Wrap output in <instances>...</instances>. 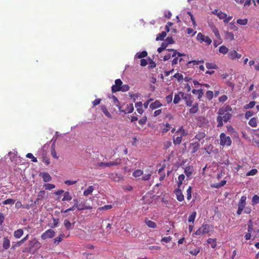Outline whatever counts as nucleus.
Listing matches in <instances>:
<instances>
[{
    "label": "nucleus",
    "mask_w": 259,
    "mask_h": 259,
    "mask_svg": "<svg viewBox=\"0 0 259 259\" xmlns=\"http://www.w3.org/2000/svg\"><path fill=\"white\" fill-rule=\"evenodd\" d=\"M179 133H181V136L182 137L187 135V133L185 131V130L184 128H183L182 127H181L179 130H178L176 132V134H178Z\"/></svg>",
    "instance_id": "nucleus-46"
},
{
    "label": "nucleus",
    "mask_w": 259,
    "mask_h": 259,
    "mask_svg": "<svg viewBox=\"0 0 259 259\" xmlns=\"http://www.w3.org/2000/svg\"><path fill=\"white\" fill-rule=\"evenodd\" d=\"M45 195V191H40L38 194V198H39V199H41L44 198Z\"/></svg>",
    "instance_id": "nucleus-61"
},
{
    "label": "nucleus",
    "mask_w": 259,
    "mask_h": 259,
    "mask_svg": "<svg viewBox=\"0 0 259 259\" xmlns=\"http://www.w3.org/2000/svg\"><path fill=\"white\" fill-rule=\"evenodd\" d=\"M255 104V101H251L248 104H246L244 108L246 109H251L254 106Z\"/></svg>",
    "instance_id": "nucleus-38"
},
{
    "label": "nucleus",
    "mask_w": 259,
    "mask_h": 259,
    "mask_svg": "<svg viewBox=\"0 0 259 259\" xmlns=\"http://www.w3.org/2000/svg\"><path fill=\"white\" fill-rule=\"evenodd\" d=\"M204 150L209 155L212 153L215 154L218 153V149L214 148V147L211 144L206 145L204 148Z\"/></svg>",
    "instance_id": "nucleus-10"
},
{
    "label": "nucleus",
    "mask_w": 259,
    "mask_h": 259,
    "mask_svg": "<svg viewBox=\"0 0 259 259\" xmlns=\"http://www.w3.org/2000/svg\"><path fill=\"white\" fill-rule=\"evenodd\" d=\"M26 157L31 158V161L34 162H36L37 161L36 158L33 156V154L31 153H28L26 155Z\"/></svg>",
    "instance_id": "nucleus-44"
},
{
    "label": "nucleus",
    "mask_w": 259,
    "mask_h": 259,
    "mask_svg": "<svg viewBox=\"0 0 259 259\" xmlns=\"http://www.w3.org/2000/svg\"><path fill=\"white\" fill-rule=\"evenodd\" d=\"M207 242L210 245L211 247L214 248L217 246L216 239L212 238H208Z\"/></svg>",
    "instance_id": "nucleus-27"
},
{
    "label": "nucleus",
    "mask_w": 259,
    "mask_h": 259,
    "mask_svg": "<svg viewBox=\"0 0 259 259\" xmlns=\"http://www.w3.org/2000/svg\"><path fill=\"white\" fill-rule=\"evenodd\" d=\"M183 60V59L182 58H180L179 60L178 59V57H176L172 61V62H171V64L172 65H176V64H177L178 63V61H179V62H181Z\"/></svg>",
    "instance_id": "nucleus-58"
},
{
    "label": "nucleus",
    "mask_w": 259,
    "mask_h": 259,
    "mask_svg": "<svg viewBox=\"0 0 259 259\" xmlns=\"http://www.w3.org/2000/svg\"><path fill=\"white\" fill-rule=\"evenodd\" d=\"M102 101L101 99H96L92 102L93 107H95L99 105Z\"/></svg>",
    "instance_id": "nucleus-52"
},
{
    "label": "nucleus",
    "mask_w": 259,
    "mask_h": 259,
    "mask_svg": "<svg viewBox=\"0 0 259 259\" xmlns=\"http://www.w3.org/2000/svg\"><path fill=\"white\" fill-rule=\"evenodd\" d=\"M148 54L146 51H143L142 52H139L136 54V57L139 59H143V58H144L147 56Z\"/></svg>",
    "instance_id": "nucleus-31"
},
{
    "label": "nucleus",
    "mask_w": 259,
    "mask_h": 259,
    "mask_svg": "<svg viewBox=\"0 0 259 259\" xmlns=\"http://www.w3.org/2000/svg\"><path fill=\"white\" fill-rule=\"evenodd\" d=\"M205 65H206V67L208 69H217V66L215 64L212 63L207 62V63H206Z\"/></svg>",
    "instance_id": "nucleus-37"
},
{
    "label": "nucleus",
    "mask_w": 259,
    "mask_h": 259,
    "mask_svg": "<svg viewBox=\"0 0 259 259\" xmlns=\"http://www.w3.org/2000/svg\"><path fill=\"white\" fill-rule=\"evenodd\" d=\"M167 47V44H166L164 42H162L161 44V47H159V48H158L157 52L159 53H161L163 50H164Z\"/></svg>",
    "instance_id": "nucleus-40"
},
{
    "label": "nucleus",
    "mask_w": 259,
    "mask_h": 259,
    "mask_svg": "<svg viewBox=\"0 0 259 259\" xmlns=\"http://www.w3.org/2000/svg\"><path fill=\"white\" fill-rule=\"evenodd\" d=\"M44 186L46 187V189L51 190L55 188V186L53 184H46Z\"/></svg>",
    "instance_id": "nucleus-56"
},
{
    "label": "nucleus",
    "mask_w": 259,
    "mask_h": 259,
    "mask_svg": "<svg viewBox=\"0 0 259 259\" xmlns=\"http://www.w3.org/2000/svg\"><path fill=\"white\" fill-rule=\"evenodd\" d=\"M200 250L199 248H195L194 249H192L189 251L190 253L193 255H197L198 253L199 252Z\"/></svg>",
    "instance_id": "nucleus-53"
},
{
    "label": "nucleus",
    "mask_w": 259,
    "mask_h": 259,
    "mask_svg": "<svg viewBox=\"0 0 259 259\" xmlns=\"http://www.w3.org/2000/svg\"><path fill=\"white\" fill-rule=\"evenodd\" d=\"M191 193H192V187L191 186H189L188 189L187 190V199L188 200H190L191 197Z\"/></svg>",
    "instance_id": "nucleus-43"
},
{
    "label": "nucleus",
    "mask_w": 259,
    "mask_h": 259,
    "mask_svg": "<svg viewBox=\"0 0 259 259\" xmlns=\"http://www.w3.org/2000/svg\"><path fill=\"white\" fill-rule=\"evenodd\" d=\"M64 225L68 230H70L71 229L72 224L68 220H64Z\"/></svg>",
    "instance_id": "nucleus-39"
},
{
    "label": "nucleus",
    "mask_w": 259,
    "mask_h": 259,
    "mask_svg": "<svg viewBox=\"0 0 259 259\" xmlns=\"http://www.w3.org/2000/svg\"><path fill=\"white\" fill-rule=\"evenodd\" d=\"M185 174L188 177H190L193 172V168L192 166H187L185 169Z\"/></svg>",
    "instance_id": "nucleus-19"
},
{
    "label": "nucleus",
    "mask_w": 259,
    "mask_h": 259,
    "mask_svg": "<svg viewBox=\"0 0 259 259\" xmlns=\"http://www.w3.org/2000/svg\"><path fill=\"white\" fill-rule=\"evenodd\" d=\"M213 32L214 33L215 36L219 39L221 38V36L220 34V32L219 30L216 28L214 27L212 30Z\"/></svg>",
    "instance_id": "nucleus-51"
},
{
    "label": "nucleus",
    "mask_w": 259,
    "mask_h": 259,
    "mask_svg": "<svg viewBox=\"0 0 259 259\" xmlns=\"http://www.w3.org/2000/svg\"><path fill=\"white\" fill-rule=\"evenodd\" d=\"M187 33L188 34H192V36H194L196 34V31H194V30L191 28H188L187 29Z\"/></svg>",
    "instance_id": "nucleus-57"
},
{
    "label": "nucleus",
    "mask_w": 259,
    "mask_h": 259,
    "mask_svg": "<svg viewBox=\"0 0 259 259\" xmlns=\"http://www.w3.org/2000/svg\"><path fill=\"white\" fill-rule=\"evenodd\" d=\"M206 134L204 132H200L196 134V135L195 137V139L199 141H200L201 140H202L203 138H204Z\"/></svg>",
    "instance_id": "nucleus-24"
},
{
    "label": "nucleus",
    "mask_w": 259,
    "mask_h": 259,
    "mask_svg": "<svg viewBox=\"0 0 259 259\" xmlns=\"http://www.w3.org/2000/svg\"><path fill=\"white\" fill-rule=\"evenodd\" d=\"M23 234V230L22 229H18L14 233V236L16 238H20Z\"/></svg>",
    "instance_id": "nucleus-23"
},
{
    "label": "nucleus",
    "mask_w": 259,
    "mask_h": 259,
    "mask_svg": "<svg viewBox=\"0 0 259 259\" xmlns=\"http://www.w3.org/2000/svg\"><path fill=\"white\" fill-rule=\"evenodd\" d=\"M129 89H130V87L128 85L124 84V85H121L120 91H121L122 92H126V91H128Z\"/></svg>",
    "instance_id": "nucleus-54"
},
{
    "label": "nucleus",
    "mask_w": 259,
    "mask_h": 259,
    "mask_svg": "<svg viewBox=\"0 0 259 259\" xmlns=\"http://www.w3.org/2000/svg\"><path fill=\"white\" fill-rule=\"evenodd\" d=\"M122 84V82L120 79H117L115 81V84L112 86V92L116 93L120 91V88Z\"/></svg>",
    "instance_id": "nucleus-9"
},
{
    "label": "nucleus",
    "mask_w": 259,
    "mask_h": 259,
    "mask_svg": "<svg viewBox=\"0 0 259 259\" xmlns=\"http://www.w3.org/2000/svg\"><path fill=\"white\" fill-rule=\"evenodd\" d=\"M206 97L209 100H211L213 98V92L211 91H207L206 93Z\"/></svg>",
    "instance_id": "nucleus-49"
},
{
    "label": "nucleus",
    "mask_w": 259,
    "mask_h": 259,
    "mask_svg": "<svg viewBox=\"0 0 259 259\" xmlns=\"http://www.w3.org/2000/svg\"><path fill=\"white\" fill-rule=\"evenodd\" d=\"M15 200L13 199H6V200H5L4 202H3V204H5V205H7V204H13L15 203Z\"/></svg>",
    "instance_id": "nucleus-45"
},
{
    "label": "nucleus",
    "mask_w": 259,
    "mask_h": 259,
    "mask_svg": "<svg viewBox=\"0 0 259 259\" xmlns=\"http://www.w3.org/2000/svg\"><path fill=\"white\" fill-rule=\"evenodd\" d=\"M192 93L194 95H197L198 99H200L204 94L203 90L201 89L199 90L193 89Z\"/></svg>",
    "instance_id": "nucleus-15"
},
{
    "label": "nucleus",
    "mask_w": 259,
    "mask_h": 259,
    "mask_svg": "<svg viewBox=\"0 0 259 259\" xmlns=\"http://www.w3.org/2000/svg\"><path fill=\"white\" fill-rule=\"evenodd\" d=\"M164 43L167 44V46L169 44H173L174 43V40L172 37H167L165 39V42Z\"/></svg>",
    "instance_id": "nucleus-48"
},
{
    "label": "nucleus",
    "mask_w": 259,
    "mask_h": 259,
    "mask_svg": "<svg viewBox=\"0 0 259 259\" xmlns=\"http://www.w3.org/2000/svg\"><path fill=\"white\" fill-rule=\"evenodd\" d=\"M228 99V97L226 95H223L219 98V100L220 102H224Z\"/></svg>",
    "instance_id": "nucleus-62"
},
{
    "label": "nucleus",
    "mask_w": 259,
    "mask_h": 259,
    "mask_svg": "<svg viewBox=\"0 0 259 259\" xmlns=\"http://www.w3.org/2000/svg\"><path fill=\"white\" fill-rule=\"evenodd\" d=\"M101 110L103 112V113H109L106 106L104 105H101Z\"/></svg>",
    "instance_id": "nucleus-59"
},
{
    "label": "nucleus",
    "mask_w": 259,
    "mask_h": 259,
    "mask_svg": "<svg viewBox=\"0 0 259 259\" xmlns=\"http://www.w3.org/2000/svg\"><path fill=\"white\" fill-rule=\"evenodd\" d=\"M225 37L230 41L234 40V35L231 32L226 31L225 32Z\"/></svg>",
    "instance_id": "nucleus-18"
},
{
    "label": "nucleus",
    "mask_w": 259,
    "mask_h": 259,
    "mask_svg": "<svg viewBox=\"0 0 259 259\" xmlns=\"http://www.w3.org/2000/svg\"><path fill=\"white\" fill-rule=\"evenodd\" d=\"M232 141L229 136H226L225 133L220 135V144L222 146H230L231 145Z\"/></svg>",
    "instance_id": "nucleus-4"
},
{
    "label": "nucleus",
    "mask_w": 259,
    "mask_h": 259,
    "mask_svg": "<svg viewBox=\"0 0 259 259\" xmlns=\"http://www.w3.org/2000/svg\"><path fill=\"white\" fill-rule=\"evenodd\" d=\"M248 124L252 127H255L257 126V121L255 118H252L248 122Z\"/></svg>",
    "instance_id": "nucleus-36"
},
{
    "label": "nucleus",
    "mask_w": 259,
    "mask_h": 259,
    "mask_svg": "<svg viewBox=\"0 0 259 259\" xmlns=\"http://www.w3.org/2000/svg\"><path fill=\"white\" fill-rule=\"evenodd\" d=\"M184 100L187 106L191 107L190 109V113H196L198 111V104L196 102L193 104V100L191 95H185Z\"/></svg>",
    "instance_id": "nucleus-1"
},
{
    "label": "nucleus",
    "mask_w": 259,
    "mask_h": 259,
    "mask_svg": "<svg viewBox=\"0 0 259 259\" xmlns=\"http://www.w3.org/2000/svg\"><path fill=\"white\" fill-rule=\"evenodd\" d=\"M78 201H76V203H75L74 205L71 207H70L69 208V210H70V211H73L76 208L78 209V207H80V205H78Z\"/></svg>",
    "instance_id": "nucleus-55"
},
{
    "label": "nucleus",
    "mask_w": 259,
    "mask_h": 259,
    "mask_svg": "<svg viewBox=\"0 0 259 259\" xmlns=\"http://www.w3.org/2000/svg\"><path fill=\"white\" fill-rule=\"evenodd\" d=\"M257 172V170L256 169H252L246 174V176H254L256 175Z\"/></svg>",
    "instance_id": "nucleus-50"
},
{
    "label": "nucleus",
    "mask_w": 259,
    "mask_h": 259,
    "mask_svg": "<svg viewBox=\"0 0 259 259\" xmlns=\"http://www.w3.org/2000/svg\"><path fill=\"white\" fill-rule=\"evenodd\" d=\"M212 228L211 226L208 224H203L200 228L196 231L195 234L196 235H202L205 233H208Z\"/></svg>",
    "instance_id": "nucleus-3"
},
{
    "label": "nucleus",
    "mask_w": 259,
    "mask_h": 259,
    "mask_svg": "<svg viewBox=\"0 0 259 259\" xmlns=\"http://www.w3.org/2000/svg\"><path fill=\"white\" fill-rule=\"evenodd\" d=\"M147 64H148V62H147V60H146L145 59H142L140 60V65L142 66H145L147 65Z\"/></svg>",
    "instance_id": "nucleus-64"
},
{
    "label": "nucleus",
    "mask_w": 259,
    "mask_h": 259,
    "mask_svg": "<svg viewBox=\"0 0 259 259\" xmlns=\"http://www.w3.org/2000/svg\"><path fill=\"white\" fill-rule=\"evenodd\" d=\"M120 161H121V159L117 158L113 162H99L98 163V165L99 167H104V166L110 167V166H116V165H118L120 164Z\"/></svg>",
    "instance_id": "nucleus-6"
},
{
    "label": "nucleus",
    "mask_w": 259,
    "mask_h": 259,
    "mask_svg": "<svg viewBox=\"0 0 259 259\" xmlns=\"http://www.w3.org/2000/svg\"><path fill=\"white\" fill-rule=\"evenodd\" d=\"M182 140V136L177 137L176 138L174 137V138H173L174 144H175V145H179V144H180L181 143Z\"/></svg>",
    "instance_id": "nucleus-35"
},
{
    "label": "nucleus",
    "mask_w": 259,
    "mask_h": 259,
    "mask_svg": "<svg viewBox=\"0 0 259 259\" xmlns=\"http://www.w3.org/2000/svg\"><path fill=\"white\" fill-rule=\"evenodd\" d=\"M145 223L149 228H156L157 227L156 224L151 220L146 219L145 220Z\"/></svg>",
    "instance_id": "nucleus-22"
},
{
    "label": "nucleus",
    "mask_w": 259,
    "mask_h": 259,
    "mask_svg": "<svg viewBox=\"0 0 259 259\" xmlns=\"http://www.w3.org/2000/svg\"><path fill=\"white\" fill-rule=\"evenodd\" d=\"M196 38L200 42H205L207 45H210L212 42L211 39L209 36H205L201 32L198 33Z\"/></svg>",
    "instance_id": "nucleus-5"
},
{
    "label": "nucleus",
    "mask_w": 259,
    "mask_h": 259,
    "mask_svg": "<svg viewBox=\"0 0 259 259\" xmlns=\"http://www.w3.org/2000/svg\"><path fill=\"white\" fill-rule=\"evenodd\" d=\"M180 95L184 99V97L185 96V95L183 92H180L179 94H176L175 95V97H174V103L175 104H177L180 102V99H181Z\"/></svg>",
    "instance_id": "nucleus-17"
},
{
    "label": "nucleus",
    "mask_w": 259,
    "mask_h": 259,
    "mask_svg": "<svg viewBox=\"0 0 259 259\" xmlns=\"http://www.w3.org/2000/svg\"><path fill=\"white\" fill-rule=\"evenodd\" d=\"M166 35V33L165 31H162L160 33L158 34L156 38V40H163L164 37Z\"/></svg>",
    "instance_id": "nucleus-30"
},
{
    "label": "nucleus",
    "mask_w": 259,
    "mask_h": 259,
    "mask_svg": "<svg viewBox=\"0 0 259 259\" xmlns=\"http://www.w3.org/2000/svg\"><path fill=\"white\" fill-rule=\"evenodd\" d=\"M174 193L176 195L177 199L179 201H182L184 200V196L181 189L179 188L175 189Z\"/></svg>",
    "instance_id": "nucleus-12"
},
{
    "label": "nucleus",
    "mask_w": 259,
    "mask_h": 259,
    "mask_svg": "<svg viewBox=\"0 0 259 259\" xmlns=\"http://www.w3.org/2000/svg\"><path fill=\"white\" fill-rule=\"evenodd\" d=\"M237 23L241 25H246L248 23V19L245 18L244 19H238L236 21Z\"/></svg>",
    "instance_id": "nucleus-33"
},
{
    "label": "nucleus",
    "mask_w": 259,
    "mask_h": 259,
    "mask_svg": "<svg viewBox=\"0 0 259 259\" xmlns=\"http://www.w3.org/2000/svg\"><path fill=\"white\" fill-rule=\"evenodd\" d=\"M172 16V14L169 11H165L164 12V17L168 19H169Z\"/></svg>",
    "instance_id": "nucleus-60"
},
{
    "label": "nucleus",
    "mask_w": 259,
    "mask_h": 259,
    "mask_svg": "<svg viewBox=\"0 0 259 259\" xmlns=\"http://www.w3.org/2000/svg\"><path fill=\"white\" fill-rule=\"evenodd\" d=\"M146 121H147V117H146V116H144L142 119H141L139 120V123L140 124L143 125V124H144L146 123Z\"/></svg>",
    "instance_id": "nucleus-63"
},
{
    "label": "nucleus",
    "mask_w": 259,
    "mask_h": 259,
    "mask_svg": "<svg viewBox=\"0 0 259 259\" xmlns=\"http://www.w3.org/2000/svg\"><path fill=\"white\" fill-rule=\"evenodd\" d=\"M217 16L220 19L224 20L227 16V15L222 11H219V13L217 14Z\"/></svg>",
    "instance_id": "nucleus-42"
},
{
    "label": "nucleus",
    "mask_w": 259,
    "mask_h": 259,
    "mask_svg": "<svg viewBox=\"0 0 259 259\" xmlns=\"http://www.w3.org/2000/svg\"><path fill=\"white\" fill-rule=\"evenodd\" d=\"M203 63H204V60H199V61L192 60V61H189L187 63V66L188 67L190 68V67H192L193 65H197L199 63L203 64Z\"/></svg>",
    "instance_id": "nucleus-14"
},
{
    "label": "nucleus",
    "mask_w": 259,
    "mask_h": 259,
    "mask_svg": "<svg viewBox=\"0 0 259 259\" xmlns=\"http://www.w3.org/2000/svg\"><path fill=\"white\" fill-rule=\"evenodd\" d=\"M161 106V104L158 101H156L154 103H151L150 105V108L152 110L155 109Z\"/></svg>",
    "instance_id": "nucleus-26"
},
{
    "label": "nucleus",
    "mask_w": 259,
    "mask_h": 259,
    "mask_svg": "<svg viewBox=\"0 0 259 259\" xmlns=\"http://www.w3.org/2000/svg\"><path fill=\"white\" fill-rule=\"evenodd\" d=\"M252 202L253 204H256L259 202V196L257 195H254L252 199Z\"/></svg>",
    "instance_id": "nucleus-47"
},
{
    "label": "nucleus",
    "mask_w": 259,
    "mask_h": 259,
    "mask_svg": "<svg viewBox=\"0 0 259 259\" xmlns=\"http://www.w3.org/2000/svg\"><path fill=\"white\" fill-rule=\"evenodd\" d=\"M72 199V197L70 195L69 192L66 191L64 192V197L62 199V201H70Z\"/></svg>",
    "instance_id": "nucleus-29"
},
{
    "label": "nucleus",
    "mask_w": 259,
    "mask_h": 259,
    "mask_svg": "<svg viewBox=\"0 0 259 259\" xmlns=\"http://www.w3.org/2000/svg\"><path fill=\"white\" fill-rule=\"evenodd\" d=\"M241 55L238 53L236 51H231L228 54V57L232 60L235 59H240L241 57Z\"/></svg>",
    "instance_id": "nucleus-11"
},
{
    "label": "nucleus",
    "mask_w": 259,
    "mask_h": 259,
    "mask_svg": "<svg viewBox=\"0 0 259 259\" xmlns=\"http://www.w3.org/2000/svg\"><path fill=\"white\" fill-rule=\"evenodd\" d=\"M231 111V107L229 105H224L222 108H221L218 113H222L221 112H222L223 113H224L225 112H227L226 113H229V112Z\"/></svg>",
    "instance_id": "nucleus-16"
},
{
    "label": "nucleus",
    "mask_w": 259,
    "mask_h": 259,
    "mask_svg": "<svg viewBox=\"0 0 259 259\" xmlns=\"http://www.w3.org/2000/svg\"><path fill=\"white\" fill-rule=\"evenodd\" d=\"M228 52V49L225 46H222L219 48V52L224 55L226 54Z\"/></svg>",
    "instance_id": "nucleus-34"
},
{
    "label": "nucleus",
    "mask_w": 259,
    "mask_h": 259,
    "mask_svg": "<svg viewBox=\"0 0 259 259\" xmlns=\"http://www.w3.org/2000/svg\"><path fill=\"white\" fill-rule=\"evenodd\" d=\"M231 114H225L223 117L219 116L217 118V121L218 122V126L220 127L223 125V121L224 122H227L230 119Z\"/></svg>",
    "instance_id": "nucleus-7"
},
{
    "label": "nucleus",
    "mask_w": 259,
    "mask_h": 259,
    "mask_svg": "<svg viewBox=\"0 0 259 259\" xmlns=\"http://www.w3.org/2000/svg\"><path fill=\"white\" fill-rule=\"evenodd\" d=\"M94 190V187L93 186H90L87 189H86L84 192L83 194L85 196H88L89 195H90L92 193L93 191Z\"/></svg>",
    "instance_id": "nucleus-28"
},
{
    "label": "nucleus",
    "mask_w": 259,
    "mask_h": 259,
    "mask_svg": "<svg viewBox=\"0 0 259 259\" xmlns=\"http://www.w3.org/2000/svg\"><path fill=\"white\" fill-rule=\"evenodd\" d=\"M55 233L53 230L48 229L41 235V238L43 240L52 238L55 236Z\"/></svg>",
    "instance_id": "nucleus-8"
},
{
    "label": "nucleus",
    "mask_w": 259,
    "mask_h": 259,
    "mask_svg": "<svg viewBox=\"0 0 259 259\" xmlns=\"http://www.w3.org/2000/svg\"><path fill=\"white\" fill-rule=\"evenodd\" d=\"M10 246V241L7 237H4L3 242V247L4 249L7 250Z\"/></svg>",
    "instance_id": "nucleus-13"
},
{
    "label": "nucleus",
    "mask_w": 259,
    "mask_h": 259,
    "mask_svg": "<svg viewBox=\"0 0 259 259\" xmlns=\"http://www.w3.org/2000/svg\"><path fill=\"white\" fill-rule=\"evenodd\" d=\"M143 172L141 169H137L135 170L133 173V176L135 177H138L141 176Z\"/></svg>",
    "instance_id": "nucleus-41"
},
{
    "label": "nucleus",
    "mask_w": 259,
    "mask_h": 259,
    "mask_svg": "<svg viewBox=\"0 0 259 259\" xmlns=\"http://www.w3.org/2000/svg\"><path fill=\"white\" fill-rule=\"evenodd\" d=\"M40 247L39 242L35 239L34 238L31 240L29 241L28 247L25 248L26 252L30 253H34L35 251L38 249Z\"/></svg>",
    "instance_id": "nucleus-2"
},
{
    "label": "nucleus",
    "mask_w": 259,
    "mask_h": 259,
    "mask_svg": "<svg viewBox=\"0 0 259 259\" xmlns=\"http://www.w3.org/2000/svg\"><path fill=\"white\" fill-rule=\"evenodd\" d=\"M191 144L193 146L192 150L191 151V153L192 154H194V153H196L198 151V150L200 148V144L198 142H195Z\"/></svg>",
    "instance_id": "nucleus-25"
},
{
    "label": "nucleus",
    "mask_w": 259,
    "mask_h": 259,
    "mask_svg": "<svg viewBox=\"0 0 259 259\" xmlns=\"http://www.w3.org/2000/svg\"><path fill=\"white\" fill-rule=\"evenodd\" d=\"M196 216V211L192 212V213L189 215V217L188 218V222H192L193 223L195 221Z\"/></svg>",
    "instance_id": "nucleus-32"
},
{
    "label": "nucleus",
    "mask_w": 259,
    "mask_h": 259,
    "mask_svg": "<svg viewBox=\"0 0 259 259\" xmlns=\"http://www.w3.org/2000/svg\"><path fill=\"white\" fill-rule=\"evenodd\" d=\"M167 50L173 52L172 54L171 55V57H176V55H178L179 57L186 56L185 54L179 53V52H177V51L176 50L168 49Z\"/></svg>",
    "instance_id": "nucleus-20"
},
{
    "label": "nucleus",
    "mask_w": 259,
    "mask_h": 259,
    "mask_svg": "<svg viewBox=\"0 0 259 259\" xmlns=\"http://www.w3.org/2000/svg\"><path fill=\"white\" fill-rule=\"evenodd\" d=\"M42 178L44 182H50L52 178L50 175L47 172H44L42 174Z\"/></svg>",
    "instance_id": "nucleus-21"
}]
</instances>
